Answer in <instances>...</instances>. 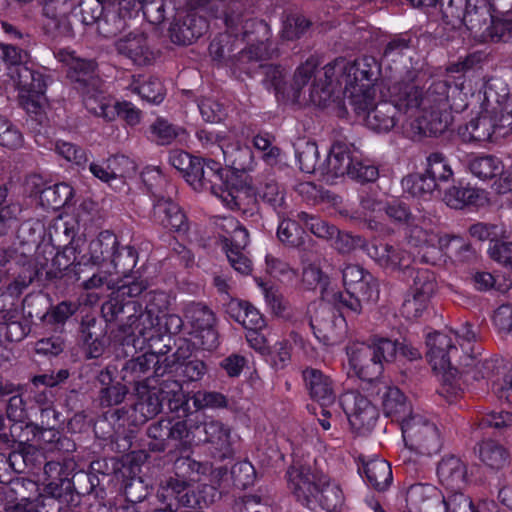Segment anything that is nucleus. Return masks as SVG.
Returning a JSON list of instances; mask_svg holds the SVG:
<instances>
[{"label": "nucleus", "instance_id": "obj_1", "mask_svg": "<svg viewBox=\"0 0 512 512\" xmlns=\"http://www.w3.org/2000/svg\"><path fill=\"white\" fill-rule=\"evenodd\" d=\"M327 77L339 75L337 85L344 86V95L358 115L365 116L383 96L384 85L378 81L380 65L373 57L353 62L339 58L325 66Z\"/></svg>", "mask_w": 512, "mask_h": 512}, {"label": "nucleus", "instance_id": "obj_2", "mask_svg": "<svg viewBox=\"0 0 512 512\" xmlns=\"http://www.w3.org/2000/svg\"><path fill=\"white\" fill-rule=\"evenodd\" d=\"M474 92L475 83L465 74L459 75L453 86L448 81H437L425 93L419 89L423 119L420 122V131L424 135L443 133L451 122V111H464Z\"/></svg>", "mask_w": 512, "mask_h": 512}, {"label": "nucleus", "instance_id": "obj_3", "mask_svg": "<svg viewBox=\"0 0 512 512\" xmlns=\"http://www.w3.org/2000/svg\"><path fill=\"white\" fill-rule=\"evenodd\" d=\"M458 334L452 330L436 332L427 338V359L435 375L439 378V394L451 402L461 394L459 384V362L463 355H459L457 347Z\"/></svg>", "mask_w": 512, "mask_h": 512}, {"label": "nucleus", "instance_id": "obj_4", "mask_svg": "<svg viewBox=\"0 0 512 512\" xmlns=\"http://www.w3.org/2000/svg\"><path fill=\"white\" fill-rule=\"evenodd\" d=\"M287 477L289 488L304 506L312 509L319 504L329 512H336L342 508V489L326 475L315 473L306 465H293L287 471Z\"/></svg>", "mask_w": 512, "mask_h": 512}, {"label": "nucleus", "instance_id": "obj_5", "mask_svg": "<svg viewBox=\"0 0 512 512\" xmlns=\"http://www.w3.org/2000/svg\"><path fill=\"white\" fill-rule=\"evenodd\" d=\"M390 90V101H379L365 117L366 126L376 132H388L398 122V113L401 112L409 118H415L420 134L422 109L419 101V88L413 82H397Z\"/></svg>", "mask_w": 512, "mask_h": 512}, {"label": "nucleus", "instance_id": "obj_6", "mask_svg": "<svg viewBox=\"0 0 512 512\" xmlns=\"http://www.w3.org/2000/svg\"><path fill=\"white\" fill-rule=\"evenodd\" d=\"M344 292H332L327 289L323 298L331 302L341 312L349 316H358L364 306L379 299V285L371 273L357 264H348L342 270Z\"/></svg>", "mask_w": 512, "mask_h": 512}, {"label": "nucleus", "instance_id": "obj_7", "mask_svg": "<svg viewBox=\"0 0 512 512\" xmlns=\"http://www.w3.org/2000/svg\"><path fill=\"white\" fill-rule=\"evenodd\" d=\"M221 164L211 159L198 158L194 161L186 181L195 191H210L229 209L241 207L242 196L247 194L243 188L230 183Z\"/></svg>", "mask_w": 512, "mask_h": 512}, {"label": "nucleus", "instance_id": "obj_8", "mask_svg": "<svg viewBox=\"0 0 512 512\" xmlns=\"http://www.w3.org/2000/svg\"><path fill=\"white\" fill-rule=\"evenodd\" d=\"M405 238L409 245L419 250L421 261L428 264L441 261L450 243L460 240L457 236L441 234L436 225L425 217L415 218L409 223Z\"/></svg>", "mask_w": 512, "mask_h": 512}, {"label": "nucleus", "instance_id": "obj_9", "mask_svg": "<svg viewBox=\"0 0 512 512\" xmlns=\"http://www.w3.org/2000/svg\"><path fill=\"white\" fill-rule=\"evenodd\" d=\"M498 84L502 85V81L493 80L486 84L479 115L459 128V136L464 142L489 141L497 128H503L499 125Z\"/></svg>", "mask_w": 512, "mask_h": 512}, {"label": "nucleus", "instance_id": "obj_10", "mask_svg": "<svg viewBox=\"0 0 512 512\" xmlns=\"http://www.w3.org/2000/svg\"><path fill=\"white\" fill-rule=\"evenodd\" d=\"M117 245L118 241L115 235L108 231L101 232L96 239L89 243L88 251L81 256L80 263L99 266L111 259L114 269L125 273L136 265V251L130 246L116 251Z\"/></svg>", "mask_w": 512, "mask_h": 512}, {"label": "nucleus", "instance_id": "obj_11", "mask_svg": "<svg viewBox=\"0 0 512 512\" xmlns=\"http://www.w3.org/2000/svg\"><path fill=\"white\" fill-rule=\"evenodd\" d=\"M463 25L479 41H497L503 37L507 24L493 15L489 0H466Z\"/></svg>", "mask_w": 512, "mask_h": 512}, {"label": "nucleus", "instance_id": "obj_12", "mask_svg": "<svg viewBox=\"0 0 512 512\" xmlns=\"http://www.w3.org/2000/svg\"><path fill=\"white\" fill-rule=\"evenodd\" d=\"M405 446L421 455H431L440 449V437L436 425L419 414H410L401 420Z\"/></svg>", "mask_w": 512, "mask_h": 512}, {"label": "nucleus", "instance_id": "obj_13", "mask_svg": "<svg viewBox=\"0 0 512 512\" xmlns=\"http://www.w3.org/2000/svg\"><path fill=\"white\" fill-rule=\"evenodd\" d=\"M96 8L90 18L83 17L87 24L99 21V29L106 37L117 34L124 28V18L139 8L138 0H96Z\"/></svg>", "mask_w": 512, "mask_h": 512}, {"label": "nucleus", "instance_id": "obj_14", "mask_svg": "<svg viewBox=\"0 0 512 512\" xmlns=\"http://www.w3.org/2000/svg\"><path fill=\"white\" fill-rule=\"evenodd\" d=\"M340 403L352 428L365 431L374 426L378 412L365 396L356 391L346 392L341 396Z\"/></svg>", "mask_w": 512, "mask_h": 512}, {"label": "nucleus", "instance_id": "obj_15", "mask_svg": "<svg viewBox=\"0 0 512 512\" xmlns=\"http://www.w3.org/2000/svg\"><path fill=\"white\" fill-rule=\"evenodd\" d=\"M350 371L358 378L373 382L383 372V365L377 361V356L370 345L363 342H353L346 348Z\"/></svg>", "mask_w": 512, "mask_h": 512}, {"label": "nucleus", "instance_id": "obj_16", "mask_svg": "<svg viewBox=\"0 0 512 512\" xmlns=\"http://www.w3.org/2000/svg\"><path fill=\"white\" fill-rule=\"evenodd\" d=\"M356 148L353 145L336 142L323 165H319L320 173L327 181H333L345 175L349 176L351 165L355 161Z\"/></svg>", "mask_w": 512, "mask_h": 512}, {"label": "nucleus", "instance_id": "obj_17", "mask_svg": "<svg viewBox=\"0 0 512 512\" xmlns=\"http://www.w3.org/2000/svg\"><path fill=\"white\" fill-rule=\"evenodd\" d=\"M436 475L445 491L464 489L469 482L467 464L454 455L445 456L438 462Z\"/></svg>", "mask_w": 512, "mask_h": 512}, {"label": "nucleus", "instance_id": "obj_18", "mask_svg": "<svg viewBox=\"0 0 512 512\" xmlns=\"http://www.w3.org/2000/svg\"><path fill=\"white\" fill-rule=\"evenodd\" d=\"M442 500V492L432 484H413L406 491V502L410 510L437 512Z\"/></svg>", "mask_w": 512, "mask_h": 512}, {"label": "nucleus", "instance_id": "obj_19", "mask_svg": "<svg viewBox=\"0 0 512 512\" xmlns=\"http://www.w3.org/2000/svg\"><path fill=\"white\" fill-rule=\"evenodd\" d=\"M190 319L195 338L204 349H213L217 345V334L214 330L215 317L211 310L206 307L197 306L189 311Z\"/></svg>", "mask_w": 512, "mask_h": 512}, {"label": "nucleus", "instance_id": "obj_20", "mask_svg": "<svg viewBox=\"0 0 512 512\" xmlns=\"http://www.w3.org/2000/svg\"><path fill=\"white\" fill-rule=\"evenodd\" d=\"M195 444L212 443L223 447L228 443L229 429L220 421L206 415L194 416Z\"/></svg>", "mask_w": 512, "mask_h": 512}, {"label": "nucleus", "instance_id": "obj_21", "mask_svg": "<svg viewBox=\"0 0 512 512\" xmlns=\"http://www.w3.org/2000/svg\"><path fill=\"white\" fill-rule=\"evenodd\" d=\"M116 49L139 66L149 65L155 59V54L149 48L146 37L140 33H130L119 39L116 42Z\"/></svg>", "mask_w": 512, "mask_h": 512}, {"label": "nucleus", "instance_id": "obj_22", "mask_svg": "<svg viewBox=\"0 0 512 512\" xmlns=\"http://www.w3.org/2000/svg\"><path fill=\"white\" fill-rule=\"evenodd\" d=\"M153 217L158 224L176 232H185L188 229L185 214L182 212L181 208L170 199L159 197L155 201Z\"/></svg>", "mask_w": 512, "mask_h": 512}, {"label": "nucleus", "instance_id": "obj_23", "mask_svg": "<svg viewBox=\"0 0 512 512\" xmlns=\"http://www.w3.org/2000/svg\"><path fill=\"white\" fill-rule=\"evenodd\" d=\"M305 385L310 396L322 406H328L335 401L333 382L329 376L315 368H307L303 371Z\"/></svg>", "mask_w": 512, "mask_h": 512}, {"label": "nucleus", "instance_id": "obj_24", "mask_svg": "<svg viewBox=\"0 0 512 512\" xmlns=\"http://www.w3.org/2000/svg\"><path fill=\"white\" fill-rule=\"evenodd\" d=\"M207 29V22L195 13H189L182 21L172 24L170 37L174 43L189 45L198 39Z\"/></svg>", "mask_w": 512, "mask_h": 512}, {"label": "nucleus", "instance_id": "obj_25", "mask_svg": "<svg viewBox=\"0 0 512 512\" xmlns=\"http://www.w3.org/2000/svg\"><path fill=\"white\" fill-rule=\"evenodd\" d=\"M86 109L95 116L113 120L116 116L113 100L100 89V83L81 89Z\"/></svg>", "mask_w": 512, "mask_h": 512}, {"label": "nucleus", "instance_id": "obj_26", "mask_svg": "<svg viewBox=\"0 0 512 512\" xmlns=\"http://www.w3.org/2000/svg\"><path fill=\"white\" fill-rule=\"evenodd\" d=\"M464 489L446 491L437 512H489L496 508L493 501H481L475 506L471 498L464 494Z\"/></svg>", "mask_w": 512, "mask_h": 512}, {"label": "nucleus", "instance_id": "obj_27", "mask_svg": "<svg viewBox=\"0 0 512 512\" xmlns=\"http://www.w3.org/2000/svg\"><path fill=\"white\" fill-rule=\"evenodd\" d=\"M60 59L67 64L69 78L79 84V89L91 84L100 83V80L94 76L95 63L77 58L74 52L60 51Z\"/></svg>", "mask_w": 512, "mask_h": 512}, {"label": "nucleus", "instance_id": "obj_28", "mask_svg": "<svg viewBox=\"0 0 512 512\" xmlns=\"http://www.w3.org/2000/svg\"><path fill=\"white\" fill-rule=\"evenodd\" d=\"M368 255L381 267L397 270L408 265L410 255L408 252L390 244H379L367 247Z\"/></svg>", "mask_w": 512, "mask_h": 512}, {"label": "nucleus", "instance_id": "obj_29", "mask_svg": "<svg viewBox=\"0 0 512 512\" xmlns=\"http://www.w3.org/2000/svg\"><path fill=\"white\" fill-rule=\"evenodd\" d=\"M24 52L15 46L0 44V55L3 61L11 66H16L18 75L17 85L22 91L31 92L34 88V73L25 66H20L23 61Z\"/></svg>", "mask_w": 512, "mask_h": 512}, {"label": "nucleus", "instance_id": "obj_30", "mask_svg": "<svg viewBox=\"0 0 512 512\" xmlns=\"http://www.w3.org/2000/svg\"><path fill=\"white\" fill-rule=\"evenodd\" d=\"M377 393L380 394L384 413L387 416H394L401 422L409 411L406 398L403 393L394 386H389L387 383L378 381L376 382Z\"/></svg>", "mask_w": 512, "mask_h": 512}, {"label": "nucleus", "instance_id": "obj_31", "mask_svg": "<svg viewBox=\"0 0 512 512\" xmlns=\"http://www.w3.org/2000/svg\"><path fill=\"white\" fill-rule=\"evenodd\" d=\"M226 312L247 331L262 329L265 326V320L262 314L247 302L232 299L226 306Z\"/></svg>", "mask_w": 512, "mask_h": 512}, {"label": "nucleus", "instance_id": "obj_32", "mask_svg": "<svg viewBox=\"0 0 512 512\" xmlns=\"http://www.w3.org/2000/svg\"><path fill=\"white\" fill-rule=\"evenodd\" d=\"M223 249L230 246L246 247L248 244V232L240 223L231 216L219 217L215 221Z\"/></svg>", "mask_w": 512, "mask_h": 512}, {"label": "nucleus", "instance_id": "obj_33", "mask_svg": "<svg viewBox=\"0 0 512 512\" xmlns=\"http://www.w3.org/2000/svg\"><path fill=\"white\" fill-rule=\"evenodd\" d=\"M159 322L160 316L152 312L144 311L139 315H131L129 316L130 332L144 340H152L161 334L158 328Z\"/></svg>", "mask_w": 512, "mask_h": 512}, {"label": "nucleus", "instance_id": "obj_34", "mask_svg": "<svg viewBox=\"0 0 512 512\" xmlns=\"http://www.w3.org/2000/svg\"><path fill=\"white\" fill-rule=\"evenodd\" d=\"M363 471L368 483L377 490L386 489L392 482L390 464L384 459H372L364 464Z\"/></svg>", "mask_w": 512, "mask_h": 512}, {"label": "nucleus", "instance_id": "obj_35", "mask_svg": "<svg viewBox=\"0 0 512 512\" xmlns=\"http://www.w3.org/2000/svg\"><path fill=\"white\" fill-rule=\"evenodd\" d=\"M132 92L138 94L143 100L158 104L164 99V87L161 81L154 77H133L130 84Z\"/></svg>", "mask_w": 512, "mask_h": 512}, {"label": "nucleus", "instance_id": "obj_36", "mask_svg": "<svg viewBox=\"0 0 512 512\" xmlns=\"http://www.w3.org/2000/svg\"><path fill=\"white\" fill-rule=\"evenodd\" d=\"M479 457L485 465L492 469H501L509 462L507 449L490 439L480 443Z\"/></svg>", "mask_w": 512, "mask_h": 512}, {"label": "nucleus", "instance_id": "obj_37", "mask_svg": "<svg viewBox=\"0 0 512 512\" xmlns=\"http://www.w3.org/2000/svg\"><path fill=\"white\" fill-rule=\"evenodd\" d=\"M337 320L340 319L327 305H320L312 315L310 325L317 338L327 340L334 331Z\"/></svg>", "mask_w": 512, "mask_h": 512}, {"label": "nucleus", "instance_id": "obj_38", "mask_svg": "<svg viewBox=\"0 0 512 512\" xmlns=\"http://www.w3.org/2000/svg\"><path fill=\"white\" fill-rule=\"evenodd\" d=\"M402 187L405 192L413 197L427 199L439 188L438 183L427 174L408 175L402 180Z\"/></svg>", "mask_w": 512, "mask_h": 512}, {"label": "nucleus", "instance_id": "obj_39", "mask_svg": "<svg viewBox=\"0 0 512 512\" xmlns=\"http://www.w3.org/2000/svg\"><path fill=\"white\" fill-rule=\"evenodd\" d=\"M469 169L479 179L487 180L500 175L503 172V164L495 156H476L471 159Z\"/></svg>", "mask_w": 512, "mask_h": 512}, {"label": "nucleus", "instance_id": "obj_40", "mask_svg": "<svg viewBox=\"0 0 512 512\" xmlns=\"http://www.w3.org/2000/svg\"><path fill=\"white\" fill-rule=\"evenodd\" d=\"M43 429L33 424L29 420L20 423L11 424L9 429L10 440L18 443L19 446L33 445L39 443ZM9 440V438H7Z\"/></svg>", "mask_w": 512, "mask_h": 512}, {"label": "nucleus", "instance_id": "obj_41", "mask_svg": "<svg viewBox=\"0 0 512 512\" xmlns=\"http://www.w3.org/2000/svg\"><path fill=\"white\" fill-rule=\"evenodd\" d=\"M479 196V190L473 187L452 186L445 191L443 201L451 208L461 209L467 205L475 204Z\"/></svg>", "mask_w": 512, "mask_h": 512}, {"label": "nucleus", "instance_id": "obj_42", "mask_svg": "<svg viewBox=\"0 0 512 512\" xmlns=\"http://www.w3.org/2000/svg\"><path fill=\"white\" fill-rule=\"evenodd\" d=\"M463 373L472 374L476 380L490 377L495 369V363L488 359H478L477 356L463 352V360L459 362Z\"/></svg>", "mask_w": 512, "mask_h": 512}, {"label": "nucleus", "instance_id": "obj_43", "mask_svg": "<svg viewBox=\"0 0 512 512\" xmlns=\"http://www.w3.org/2000/svg\"><path fill=\"white\" fill-rule=\"evenodd\" d=\"M170 429V445L174 447L187 448L195 444L194 430V417L188 421L171 422Z\"/></svg>", "mask_w": 512, "mask_h": 512}, {"label": "nucleus", "instance_id": "obj_44", "mask_svg": "<svg viewBox=\"0 0 512 512\" xmlns=\"http://www.w3.org/2000/svg\"><path fill=\"white\" fill-rule=\"evenodd\" d=\"M296 157L300 169L305 173L319 170V151L315 142L302 140L296 146Z\"/></svg>", "mask_w": 512, "mask_h": 512}, {"label": "nucleus", "instance_id": "obj_45", "mask_svg": "<svg viewBox=\"0 0 512 512\" xmlns=\"http://www.w3.org/2000/svg\"><path fill=\"white\" fill-rule=\"evenodd\" d=\"M190 485L183 479L170 478L162 487L161 497L175 499L183 506L192 504L193 495L190 494Z\"/></svg>", "mask_w": 512, "mask_h": 512}, {"label": "nucleus", "instance_id": "obj_46", "mask_svg": "<svg viewBox=\"0 0 512 512\" xmlns=\"http://www.w3.org/2000/svg\"><path fill=\"white\" fill-rule=\"evenodd\" d=\"M426 174L438 183V187L453 177V171L441 153H432L428 156Z\"/></svg>", "mask_w": 512, "mask_h": 512}, {"label": "nucleus", "instance_id": "obj_47", "mask_svg": "<svg viewBox=\"0 0 512 512\" xmlns=\"http://www.w3.org/2000/svg\"><path fill=\"white\" fill-rule=\"evenodd\" d=\"M10 492L15 495L16 502H37L43 501V496L39 493V486L30 479H15L10 482Z\"/></svg>", "mask_w": 512, "mask_h": 512}, {"label": "nucleus", "instance_id": "obj_48", "mask_svg": "<svg viewBox=\"0 0 512 512\" xmlns=\"http://www.w3.org/2000/svg\"><path fill=\"white\" fill-rule=\"evenodd\" d=\"M437 283L434 274L428 269H421L415 272L410 294L431 299L436 291Z\"/></svg>", "mask_w": 512, "mask_h": 512}, {"label": "nucleus", "instance_id": "obj_49", "mask_svg": "<svg viewBox=\"0 0 512 512\" xmlns=\"http://www.w3.org/2000/svg\"><path fill=\"white\" fill-rule=\"evenodd\" d=\"M193 405L197 410L228 408L227 397L216 391H197L194 393Z\"/></svg>", "mask_w": 512, "mask_h": 512}, {"label": "nucleus", "instance_id": "obj_50", "mask_svg": "<svg viewBox=\"0 0 512 512\" xmlns=\"http://www.w3.org/2000/svg\"><path fill=\"white\" fill-rule=\"evenodd\" d=\"M260 198L270 205L281 218L284 213L285 197L284 191L280 188L278 183L274 181L267 182L259 190Z\"/></svg>", "mask_w": 512, "mask_h": 512}, {"label": "nucleus", "instance_id": "obj_51", "mask_svg": "<svg viewBox=\"0 0 512 512\" xmlns=\"http://www.w3.org/2000/svg\"><path fill=\"white\" fill-rule=\"evenodd\" d=\"M300 221L317 237L331 239L337 233L335 226L329 225L327 222L321 220L315 215H310L307 212L298 214Z\"/></svg>", "mask_w": 512, "mask_h": 512}, {"label": "nucleus", "instance_id": "obj_52", "mask_svg": "<svg viewBox=\"0 0 512 512\" xmlns=\"http://www.w3.org/2000/svg\"><path fill=\"white\" fill-rule=\"evenodd\" d=\"M350 170L349 177L362 183L375 181L379 175L378 168L368 160L360 159L358 151H356L355 161Z\"/></svg>", "mask_w": 512, "mask_h": 512}, {"label": "nucleus", "instance_id": "obj_53", "mask_svg": "<svg viewBox=\"0 0 512 512\" xmlns=\"http://www.w3.org/2000/svg\"><path fill=\"white\" fill-rule=\"evenodd\" d=\"M303 230L290 219H281L278 225L277 236L279 240L290 246H298L303 242Z\"/></svg>", "mask_w": 512, "mask_h": 512}, {"label": "nucleus", "instance_id": "obj_54", "mask_svg": "<svg viewBox=\"0 0 512 512\" xmlns=\"http://www.w3.org/2000/svg\"><path fill=\"white\" fill-rule=\"evenodd\" d=\"M153 139L160 145H167L172 143L180 133L182 129L174 127L164 119H157L150 127Z\"/></svg>", "mask_w": 512, "mask_h": 512}, {"label": "nucleus", "instance_id": "obj_55", "mask_svg": "<svg viewBox=\"0 0 512 512\" xmlns=\"http://www.w3.org/2000/svg\"><path fill=\"white\" fill-rule=\"evenodd\" d=\"M135 410L141 413L144 420H148L161 412L162 400L156 391L149 390L135 404Z\"/></svg>", "mask_w": 512, "mask_h": 512}, {"label": "nucleus", "instance_id": "obj_56", "mask_svg": "<svg viewBox=\"0 0 512 512\" xmlns=\"http://www.w3.org/2000/svg\"><path fill=\"white\" fill-rule=\"evenodd\" d=\"M266 270L271 276L286 282H292L297 276L288 263L270 254L266 256Z\"/></svg>", "mask_w": 512, "mask_h": 512}, {"label": "nucleus", "instance_id": "obj_57", "mask_svg": "<svg viewBox=\"0 0 512 512\" xmlns=\"http://www.w3.org/2000/svg\"><path fill=\"white\" fill-rule=\"evenodd\" d=\"M55 151L66 161L78 166H83L88 161L86 152L73 143L59 140L55 143Z\"/></svg>", "mask_w": 512, "mask_h": 512}, {"label": "nucleus", "instance_id": "obj_58", "mask_svg": "<svg viewBox=\"0 0 512 512\" xmlns=\"http://www.w3.org/2000/svg\"><path fill=\"white\" fill-rule=\"evenodd\" d=\"M23 144L21 132L0 115V145L9 149L20 148Z\"/></svg>", "mask_w": 512, "mask_h": 512}, {"label": "nucleus", "instance_id": "obj_59", "mask_svg": "<svg viewBox=\"0 0 512 512\" xmlns=\"http://www.w3.org/2000/svg\"><path fill=\"white\" fill-rule=\"evenodd\" d=\"M324 77L327 81L325 86L320 87L319 84L314 83L310 89V101L319 107H325L328 105L334 90L333 84L334 82L337 84V78H339V75H335L330 78L324 73Z\"/></svg>", "mask_w": 512, "mask_h": 512}, {"label": "nucleus", "instance_id": "obj_60", "mask_svg": "<svg viewBox=\"0 0 512 512\" xmlns=\"http://www.w3.org/2000/svg\"><path fill=\"white\" fill-rule=\"evenodd\" d=\"M245 247L230 246L223 249L230 265L241 274H249L252 270L250 259L244 253Z\"/></svg>", "mask_w": 512, "mask_h": 512}, {"label": "nucleus", "instance_id": "obj_61", "mask_svg": "<svg viewBox=\"0 0 512 512\" xmlns=\"http://www.w3.org/2000/svg\"><path fill=\"white\" fill-rule=\"evenodd\" d=\"M232 476L236 486L247 488L254 484L256 472L254 466L247 461L239 462L232 468Z\"/></svg>", "mask_w": 512, "mask_h": 512}, {"label": "nucleus", "instance_id": "obj_62", "mask_svg": "<svg viewBox=\"0 0 512 512\" xmlns=\"http://www.w3.org/2000/svg\"><path fill=\"white\" fill-rule=\"evenodd\" d=\"M108 164V172L112 174L113 180L124 179L132 175L136 169L134 161L123 155L109 158Z\"/></svg>", "mask_w": 512, "mask_h": 512}, {"label": "nucleus", "instance_id": "obj_63", "mask_svg": "<svg viewBox=\"0 0 512 512\" xmlns=\"http://www.w3.org/2000/svg\"><path fill=\"white\" fill-rule=\"evenodd\" d=\"M498 85L497 91H501V93L499 92L498 100L500 106L498 110L499 125L503 128H509L512 132V96H508L507 88L503 83Z\"/></svg>", "mask_w": 512, "mask_h": 512}, {"label": "nucleus", "instance_id": "obj_64", "mask_svg": "<svg viewBox=\"0 0 512 512\" xmlns=\"http://www.w3.org/2000/svg\"><path fill=\"white\" fill-rule=\"evenodd\" d=\"M488 253L493 260L506 266H512V242L492 241Z\"/></svg>", "mask_w": 512, "mask_h": 512}]
</instances>
